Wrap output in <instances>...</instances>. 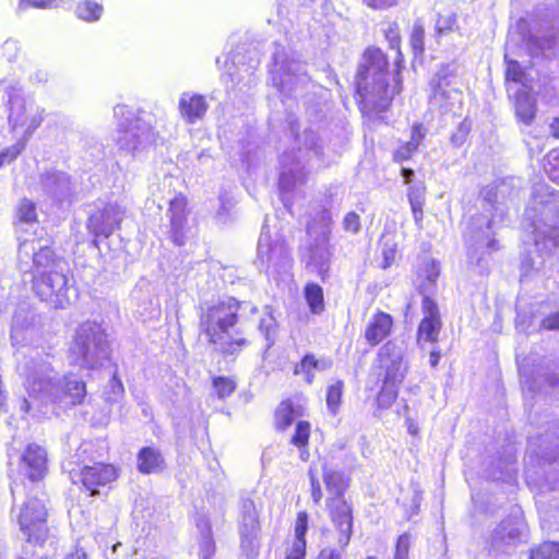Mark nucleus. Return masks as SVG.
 Here are the masks:
<instances>
[{
  "label": "nucleus",
  "instance_id": "680f3d73",
  "mask_svg": "<svg viewBox=\"0 0 559 559\" xmlns=\"http://www.w3.org/2000/svg\"><path fill=\"white\" fill-rule=\"evenodd\" d=\"M111 386L114 390H117V392L122 395L124 392L123 384L121 380L118 378L117 373H115L111 378Z\"/></svg>",
  "mask_w": 559,
  "mask_h": 559
},
{
  "label": "nucleus",
  "instance_id": "f3484780",
  "mask_svg": "<svg viewBox=\"0 0 559 559\" xmlns=\"http://www.w3.org/2000/svg\"><path fill=\"white\" fill-rule=\"evenodd\" d=\"M9 121L13 129H22L23 136L21 140H27L32 136L34 131L40 126L43 115L37 109L28 108L24 100L14 99L11 102Z\"/></svg>",
  "mask_w": 559,
  "mask_h": 559
},
{
  "label": "nucleus",
  "instance_id": "1a4fd4ad",
  "mask_svg": "<svg viewBox=\"0 0 559 559\" xmlns=\"http://www.w3.org/2000/svg\"><path fill=\"white\" fill-rule=\"evenodd\" d=\"M326 509L330 520L338 533L337 544L340 548L346 549L353 536V503L346 498L329 497L326 499Z\"/></svg>",
  "mask_w": 559,
  "mask_h": 559
},
{
  "label": "nucleus",
  "instance_id": "e2e57ef3",
  "mask_svg": "<svg viewBox=\"0 0 559 559\" xmlns=\"http://www.w3.org/2000/svg\"><path fill=\"white\" fill-rule=\"evenodd\" d=\"M401 175H402L405 183H411L413 180V177H414V171L411 168H402Z\"/></svg>",
  "mask_w": 559,
  "mask_h": 559
},
{
  "label": "nucleus",
  "instance_id": "6e6d98bb",
  "mask_svg": "<svg viewBox=\"0 0 559 559\" xmlns=\"http://www.w3.org/2000/svg\"><path fill=\"white\" fill-rule=\"evenodd\" d=\"M442 353L438 348H432L429 353V365L431 368H436L441 359Z\"/></svg>",
  "mask_w": 559,
  "mask_h": 559
},
{
  "label": "nucleus",
  "instance_id": "37998d69",
  "mask_svg": "<svg viewBox=\"0 0 559 559\" xmlns=\"http://www.w3.org/2000/svg\"><path fill=\"white\" fill-rule=\"evenodd\" d=\"M342 227L345 233L357 235L361 230L360 215L355 211H349L345 213L342 221Z\"/></svg>",
  "mask_w": 559,
  "mask_h": 559
},
{
  "label": "nucleus",
  "instance_id": "f704fd0d",
  "mask_svg": "<svg viewBox=\"0 0 559 559\" xmlns=\"http://www.w3.org/2000/svg\"><path fill=\"white\" fill-rule=\"evenodd\" d=\"M15 216L19 223H36L38 218L35 202L28 199H22L16 206Z\"/></svg>",
  "mask_w": 559,
  "mask_h": 559
},
{
  "label": "nucleus",
  "instance_id": "8fccbe9b",
  "mask_svg": "<svg viewBox=\"0 0 559 559\" xmlns=\"http://www.w3.org/2000/svg\"><path fill=\"white\" fill-rule=\"evenodd\" d=\"M364 3L372 10H385L395 7L399 0H362Z\"/></svg>",
  "mask_w": 559,
  "mask_h": 559
},
{
  "label": "nucleus",
  "instance_id": "de8ad7c7",
  "mask_svg": "<svg viewBox=\"0 0 559 559\" xmlns=\"http://www.w3.org/2000/svg\"><path fill=\"white\" fill-rule=\"evenodd\" d=\"M24 8L49 9L58 5L61 0H20Z\"/></svg>",
  "mask_w": 559,
  "mask_h": 559
},
{
  "label": "nucleus",
  "instance_id": "58836bf2",
  "mask_svg": "<svg viewBox=\"0 0 559 559\" xmlns=\"http://www.w3.org/2000/svg\"><path fill=\"white\" fill-rule=\"evenodd\" d=\"M417 151L418 147L416 146V143H411L408 141L402 142L394 150L392 160L396 164H402L409 160Z\"/></svg>",
  "mask_w": 559,
  "mask_h": 559
},
{
  "label": "nucleus",
  "instance_id": "774afa93",
  "mask_svg": "<svg viewBox=\"0 0 559 559\" xmlns=\"http://www.w3.org/2000/svg\"><path fill=\"white\" fill-rule=\"evenodd\" d=\"M258 310H259V309H258V307H257V306H253V307L251 308V312H252V313L258 312Z\"/></svg>",
  "mask_w": 559,
  "mask_h": 559
},
{
  "label": "nucleus",
  "instance_id": "49530a36",
  "mask_svg": "<svg viewBox=\"0 0 559 559\" xmlns=\"http://www.w3.org/2000/svg\"><path fill=\"white\" fill-rule=\"evenodd\" d=\"M29 385L31 395L47 393L52 385V381L51 379H34Z\"/></svg>",
  "mask_w": 559,
  "mask_h": 559
},
{
  "label": "nucleus",
  "instance_id": "c756f323",
  "mask_svg": "<svg viewBox=\"0 0 559 559\" xmlns=\"http://www.w3.org/2000/svg\"><path fill=\"white\" fill-rule=\"evenodd\" d=\"M304 297L312 314H321L325 310L323 288L318 283H306Z\"/></svg>",
  "mask_w": 559,
  "mask_h": 559
},
{
  "label": "nucleus",
  "instance_id": "7ed1b4c3",
  "mask_svg": "<svg viewBox=\"0 0 559 559\" xmlns=\"http://www.w3.org/2000/svg\"><path fill=\"white\" fill-rule=\"evenodd\" d=\"M79 451L76 454L78 459L68 469L71 484L88 497H97L103 492L109 491L120 478L121 468L111 462L87 461L93 452V444L91 442L83 443Z\"/></svg>",
  "mask_w": 559,
  "mask_h": 559
},
{
  "label": "nucleus",
  "instance_id": "6ab92c4d",
  "mask_svg": "<svg viewBox=\"0 0 559 559\" xmlns=\"http://www.w3.org/2000/svg\"><path fill=\"white\" fill-rule=\"evenodd\" d=\"M515 121L519 124L532 126L538 114L537 100L533 94L532 87L519 88L513 94H509Z\"/></svg>",
  "mask_w": 559,
  "mask_h": 559
},
{
  "label": "nucleus",
  "instance_id": "bb28decb",
  "mask_svg": "<svg viewBox=\"0 0 559 559\" xmlns=\"http://www.w3.org/2000/svg\"><path fill=\"white\" fill-rule=\"evenodd\" d=\"M326 367L324 360L318 359L314 354H305L294 366L293 373L301 376L306 383L311 384L316 377V371Z\"/></svg>",
  "mask_w": 559,
  "mask_h": 559
},
{
  "label": "nucleus",
  "instance_id": "4be33fe9",
  "mask_svg": "<svg viewBox=\"0 0 559 559\" xmlns=\"http://www.w3.org/2000/svg\"><path fill=\"white\" fill-rule=\"evenodd\" d=\"M179 112L187 123H195L204 118L209 105L201 94L183 93L179 98Z\"/></svg>",
  "mask_w": 559,
  "mask_h": 559
},
{
  "label": "nucleus",
  "instance_id": "09e8293b",
  "mask_svg": "<svg viewBox=\"0 0 559 559\" xmlns=\"http://www.w3.org/2000/svg\"><path fill=\"white\" fill-rule=\"evenodd\" d=\"M540 329L546 331L559 330V312L555 311L543 318Z\"/></svg>",
  "mask_w": 559,
  "mask_h": 559
},
{
  "label": "nucleus",
  "instance_id": "603ef678",
  "mask_svg": "<svg viewBox=\"0 0 559 559\" xmlns=\"http://www.w3.org/2000/svg\"><path fill=\"white\" fill-rule=\"evenodd\" d=\"M345 549L324 548L319 551L318 559H344Z\"/></svg>",
  "mask_w": 559,
  "mask_h": 559
},
{
  "label": "nucleus",
  "instance_id": "c85d7f7f",
  "mask_svg": "<svg viewBox=\"0 0 559 559\" xmlns=\"http://www.w3.org/2000/svg\"><path fill=\"white\" fill-rule=\"evenodd\" d=\"M504 63L503 80L506 87L510 83L521 84L522 88L532 87L526 69L518 60L504 58Z\"/></svg>",
  "mask_w": 559,
  "mask_h": 559
},
{
  "label": "nucleus",
  "instance_id": "ea45409f",
  "mask_svg": "<svg viewBox=\"0 0 559 559\" xmlns=\"http://www.w3.org/2000/svg\"><path fill=\"white\" fill-rule=\"evenodd\" d=\"M25 140H19L15 144L0 152V168L14 162L25 150Z\"/></svg>",
  "mask_w": 559,
  "mask_h": 559
},
{
  "label": "nucleus",
  "instance_id": "338daca9",
  "mask_svg": "<svg viewBox=\"0 0 559 559\" xmlns=\"http://www.w3.org/2000/svg\"><path fill=\"white\" fill-rule=\"evenodd\" d=\"M407 429H408V432H409L412 436H416V435L418 433V427H417L415 424H413V423H409V424H408Z\"/></svg>",
  "mask_w": 559,
  "mask_h": 559
},
{
  "label": "nucleus",
  "instance_id": "0e129e2a",
  "mask_svg": "<svg viewBox=\"0 0 559 559\" xmlns=\"http://www.w3.org/2000/svg\"><path fill=\"white\" fill-rule=\"evenodd\" d=\"M63 559H86V555L84 551L76 549L75 551L70 552Z\"/></svg>",
  "mask_w": 559,
  "mask_h": 559
},
{
  "label": "nucleus",
  "instance_id": "393cba45",
  "mask_svg": "<svg viewBox=\"0 0 559 559\" xmlns=\"http://www.w3.org/2000/svg\"><path fill=\"white\" fill-rule=\"evenodd\" d=\"M322 479L331 497L345 498V493L350 485V477L340 469H334L328 464L322 467Z\"/></svg>",
  "mask_w": 559,
  "mask_h": 559
},
{
  "label": "nucleus",
  "instance_id": "864d4df0",
  "mask_svg": "<svg viewBox=\"0 0 559 559\" xmlns=\"http://www.w3.org/2000/svg\"><path fill=\"white\" fill-rule=\"evenodd\" d=\"M468 135V128L461 123L457 128V131L451 136V142L455 146H460Z\"/></svg>",
  "mask_w": 559,
  "mask_h": 559
},
{
  "label": "nucleus",
  "instance_id": "3c124183",
  "mask_svg": "<svg viewBox=\"0 0 559 559\" xmlns=\"http://www.w3.org/2000/svg\"><path fill=\"white\" fill-rule=\"evenodd\" d=\"M425 138V130L420 122H415L411 127V140L408 142L416 143V146L419 148L420 142Z\"/></svg>",
  "mask_w": 559,
  "mask_h": 559
},
{
  "label": "nucleus",
  "instance_id": "69168bd1",
  "mask_svg": "<svg viewBox=\"0 0 559 559\" xmlns=\"http://www.w3.org/2000/svg\"><path fill=\"white\" fill-rule=\"evenodd\" d=\"M544 95L548 96L550 99L557 97L556 87L554 85L544 86L543 88Z\"/></svg>",
  "mask_w": 559,
  "mask_h": 559
},
{
  "label": "nucleus",
  "instance_id": "a19ab883",
  "mask_svg": "<svg viewBox=\"0 0 559 559\" xmlns=\"http://www.w3.org/2000/svg\"><path fill=\"white\" fill-rule=\"evenodd\" d=\"M319 222L320 226L323 229L322 237L325 241L330 240L331 237V225H332V216L331 213L328 210H324L321 212L319 218H313L311 222L307 225V233L311 234L312 229L314 228V225Z\"/></svg>",
  "mask_w": 559,
  "mask_h": 559
},
{
  "label": "nucleus",
  "instance_id": "bf43d9fd",
  "mask_svg": "<svg viewBox=\"0 0 559 559\" xmlns=\"http://www.w3.org/2000/svg\"><path fill=\"white\" fill-rule=\"evenodd\" d=\"M549 133L554 139L559 140V116L551 119L549 123Z\"/></svg>",
  "mask_w": 559,
  "mask_h": 559
},
{
  "label": "nucleus",
  "instance_id": "e433bc0d",
  "mask_svg": "<svg viewBox=\"0 0 559 559\" xmlns=\"http://www.w3.org/2000/svg\"><path fill=\"white\" fill-rule=\"evenodd\" d=\"M380 243V254L382 258L380 267L382 270H386L391 267L396 259L397 255V243L394 241H385L383 240V237L379 240Z\"/></svg>",
  "mask_w": 559,
  "mask_h": 559
},
{
  "label": "nucleus",
  "instance_id": "0eeeda50",
  "mask_svg": "<svg viewBox=\"0 0 559 559\" xmlns=\"http://www.w3.org/2000/svg\"><path fill=\"white\" fill-rule=\"evenodd\" d=\"M108 346L105 331L96 323L81 325L72 341L71 352L83 361H91L106 352Z\"/></svg>",
  "mask_w": 559,
  "mask_h": 559
},
{
  "label": "nucleus",
  "instance_id": "2f4dec72",
  "mask_svg": "<svg viewBox=\"0 0 559 559\" xmlns=\"http://www.w3.org/2000/svg\"><path fill=\"white\" fill-rule=\"evenodd\" d=\"M345 383L343 380H335L333 383H331L326 389V406L329 411L336 415L338 413V409L342 405V399L344 394Z\"/></svg>",
  "mask_w": 559,
  "mask_h": 559
},
{
  "label": "nucleus",
  "instance_id": "a878e982",
  "mask_svg": "<svg viewBox=\"0 0 559 559\" xmlns=\"http://www.w3.org/2000/svg\"><path fill=\"white\" fill-rule=\"evenodd\" d=\"M62 258L59 257L51 246H43L33 253L31 273L37 275L48 270H58Z\"/></svg>",
  "mask_w": 559,
  "mask_h": 559
},
{
  "label": "nucleus",
  "instance_id": "9b49d317",
  "mask_svg": "<svg viewBox=\"0 0 559 559\" xmlns=\"http://www.w3.org/2000/svg\"><path fill=\"white\" fill-rule=\"evenodd\" d=\"M423 318L416 331V343L436 345L440 341L443 329L441 313L438 304L430 296H425L421 301Z\"/></svg>",
  "mask_w": 559,
  "mask_h": 559
},
{
  "label": "nucleus",
  "instance_id": "f03ea898",
  "mask_svg": "<svg viewBox=\"0 0 559 559\" xmlns=\"http://www.w3.org/2000/svg\"><path fill=\"white\" fill-rule=\"evenodd\" d=\"M241 301L226 296L205 305L199 312V333L224 357H238L251 345L248 335L238 328Z\"/></svg>",
  "mask_w": 559,
  "mask_h": 559
},
{
  "label": "nucleus",
  "instance_id": "052dcab7",
  "mask_svg": "<svg viewBox=\"0 0 559 559\" xmlns=\"http://www.w3.org/2000/svg\"><path fill=\"white\" fill-rule=\"evenodd\" d=\"M139 143V139L136 135H133V140H132V145H130L128 142H127V138L126 136H120L118 139V144L120 145L121 148L123 150H128V148H135L136 147V144Z\"/></svg>",
  "mask_w": 559,
  "mask_h": 559
},
{
  "label": "nucleus",
  "instance_id": "c9c22d12",
  "mask_svg": "<svg viewBox=\"0 0 559 559\" xmlns=\"http://www.w3.org/2000/svg\"><path fill=\"white\" fill-rule=\"evenodd\" d=\"M212 385L215 390L217 397L224 400L230 396L236 388L237 383L231 377L217 376L212 379Z\"/></svg>",
  "mask_w": 559,
  "mask_h": 559
},
{
  "label": "nucleus",
  "instance_id": "5701e85b",
  "mask_svg": "<svg viewBox=\"0 0 559 559\" xmlns=\"http://www.w3.org/2000/svg\"><path fill=\"white\" fill-rule=\"evenodd\" d=\"M312 433V425L309 420L300 419L296 421L293 432L289 437L288 443L296 449L301 462H307L310 459V439Z\"/></svg>",
  "mask_w": 559,
  "mask_h": 559
},
{
  "label": "nucleus",
  "instance_id": "dca6fc26",
  "mask_svg": "<svg viewBox=\"0 0 559 559\" xmlns=\"http://www.w3.org/2000/svg\"><path fill=\"white\" fill-rule=\"evenodd\" d=\"M309 528V514L306 510L298 511L294 525V537L283 543V559H307V533Z\"/></svg>",
  "mask_w": 559,
  "mask_h": 559
},
{
  "label": "nucleus",
  "instance_id": "a18cd8bd",
  "mask_svg": "<svg viewBox=\"0 0 559 559\" xmlns=\"http://www.w3.org/2000/svg\"><path fill=\"white\" fill-rule=\"evenodd\" d=\"M409 41L415 52L421 53L424 51V28L421 26L414 28Z\"/></svg>",
  "mask_w": 559,
  "mask_h": 559
},
{
  "label": "nucleus",
  "instance_id": "72a5a7b5",
  "mask_svg": "<svg viewBox=\"0 0 559 559\" xmlns=\"http://www.w3.org/2000/svg\"><path fill=\"white\" fill-rule=\"evenodd\" d=\"M542 168L552 182L559 185V147L551 148L545 154Z\"/></svg>",
  "mask_w": 559,
  "mask_h": 559
},
{
  "label": "nucleus",
  "instance_id": "39448f33",
  "mask_svg": "<svg viewBox=\"0 0 559 559\" xmlns=\"http://www.w3.org/2000/svg\"><path fill=\"white\" fill-rule=\"evenodd\" d=\"M48 509L43 500L36 497L28 498L21 507L17 523L25 536V542L44 547L51 536L48 526Z\"/></svg>",
  "mask_w": 559,
  "mask_h": 559
},
{
  "label": "nucleus",
  "instance_id": "aec40b11",
  "mask_svg": "<svg viewBox=\"0 0 559 559\" xmlns=\"http://www.w3.org/2000/svg\"><path fill=\"white\" fill-rule=\"evenodd\" d=\"M21 465L31 481L43 480L48 473L46 450L37 443H28L21 456Z\"/></svg>",
  "mask_w": 559,
  "mask_h": 559
},
{
  "label": "nucleus",
  "instance_id": "2eb2a0df",
  "mask_svg": "<svg viewBox=\"0 0 559 559\" xmlns=\"http://www.w3.org/2000/svg\"><path fill=\"white\" fill-rule=\"evenodd\" d=\"M87 395L86 383L82 379L73 377L72 373L63 376L62 381L55 393L49 395L53 404L72 408L82 405Z\"/></svg>",
  "mask_w": 559,
  "mask_h": 559
},
{
  "label": "nucleus",
  "instance_id": "5fc2aeb1",
  "mask_svg": "<svg viewBox=\"0 0 559 559\" xmlns=\"http://www.w3.org/2000/svg\"><path fill=\"white\" fill-rule=\"evenodd\" d=\"M215 551H216V545L212 538H210L203 543V546H202L203 558L211 559L214 556Z\"/></svg>",
  "mask_w": 559,
  "mask_h": 559
},
{
  "label": "nucleus",
  "instance_id": "a211bd4d",
  "mask_svg": "<svg viewBox=\"0 0 559 559\" xmlns=\"http://www.w3.org/2000/svg\"><path fill=\"white\" fill-rule=\"evenodd\" d=\"M395 321L392 314L383 310H376L367 321L364 330V340L370 347H376L388 340L394 331Z\"/></svg>",
  "mask_w": 559,
  "mask_h": 559
},
{
  "label": "nucleus",
  "instance_id": "13d9d810",
  "mask_svg": "<svg viewBox=\"0 0 559 559\" xmlns=\"http://www.w3.org/2000/svg\"><path fill=\"white\" fill-rule=\"evenodd\" d=\"M472 263L475 266L483 267L481 274L488 275L490 273L488 263L486 262V259L483 255L476 257Z\"/></svg>",
  "mask_w": 559,
  "mask_h": 559
},
{
  "label": "nucleus",
  "instance_id": "f8f14e48",
  "mask_svg": "<svg viewBox=\"0 0 559 559\" xmlns=\"http://www.w3.org/2000/svg\"><path fill=\"white\" fill-rule=\"evenodd\" d=\"M522 543V530L514 519L502 520L490 533L486 540L489 554L500 556Z\"/></svg>",
  "mask_w": 559,
  "mask_h": 559
},
{
  "label": "nucleus",
  "instance_id": "cd10ccee",
  "mask_svg": "<svg viewBox=\"0 0 559 559\" xmlns=\"http://www.w3.org/2000/svg\"><path fill=\"white\" fill-rule=\"evenodd\" d=\"M426 187L424 185L420 186H409L407 188V200L411 205L412 215L415 222V225L418 228H423L424 221V206L426 202Z\"/></svg>",
  "mask_w": 559,
  "mask_h": 559
},
{
  "label": "nucleus",
  "instance_id": "79ce46f5",
  "mask_svg": "<svg viewBox=\"0 0 559 559\" xmlns=\"http://www.w3.org/2000/svg\"><path fill=\"white\" fill-rule=\"evenodd\" d=\"M308 477H309V492L310 497L312 499L313 504L319 506L323 498V491L321 488V484L317 474V471L314 468L308 469Z\"/></svg>",
  "mask_w": 559,
  "mask_h": 559
},
{
  "label": "nucleus",
  "instance_id": "20e7f679",
  "mask_svg": "<svg viewBox=\"0 0 559 559\" xmlns=\"http://www.w3.org/2000/svg\"><path fill=\"white\" fill-rule=\"evenodd\" d=\"M377 360L384 373L374 403L379 411H384L396 402L407 368L403 365V356L400 353H392L390 343L380 348Z\"/></svg>",
  "mask_w": 559,
  "mask_h": 559
},
{
  "label": "nucleus",
  "instance_id": "ddd939ff",
  "mask_svg": "<svg viewBox=\"0 0 559 559\" xmlns=\"http://www.w3.org/2000/svg\"><path fill=\"white\" fill-rule=\"evenodd\" d=\"M261 531L259 512L252 501L243 506L239 525L240 549L247 556L255 558L259 555L258 535Z\"/></svg>",
  "mask_w": 559,
  "mask_h": 559
},
{
  "label": "nucleus",
  "instance_id": "423d86ee",
  "mask_svg": "<svg viewBox=\"0 0 559 559\" xmlns=\"http://www.w3.org/2000/svg\"><path fill=\"white\" fill-rule=\"evenodd\" d=\"M32 289L36 296L55 308H62L68 302V276L58 270H48L32 276Z\"/></svg>",
  "mask_w": 559,
  "mask_h": 559
},
{
  "label": "nucleus",
  "instance_id": "b1692460",
  "mask_svg": "<svg viewBox=\"0 0 559 559\" xmlns=\"http://www.w3.org/2000/svg\"><path fill=\"white\" fill-rule=\"evenodd\" d=\"M165 467V460L162 451L154 447H143L136 454V468L141 474L150 475L162 472Z\"/></svg>",
  "mask_w": 559,
  "mask_h": 559
},
{
  "label": "nucleus",
  "instance_id": "7c9ffc66",
  "mask_svg": "<svg viewBox=\"0 0 559 559\" xmlns=\"http://www.w3.org/2000/svg\"><path fill=\"white\" fill-rule=\"evenodd\" d=\"M73 13L76 19L93 23L100 19L103 5L95 0H80L74 4Z\"/></svg>",
  "mask_w": 559,
  "mask_h": 559
},
{
  "label": "nucleus",
  "instance_id": "9d476101",
  "mask_svg": "<svg viewBox=\"0 0 559 559\" xmlns=\"http://www.w3.org/2000/svg\"><path fill=\"white\" fill-rule=\"evenodd\" d=\"M430 100L445 109L460 102L463 94L456 73L448 68H442L435 74L430 81Z\"/></svg>",
  "mask_w": 559,
  "mask_h": 559
},
{
  "label": "nucleus",
  "instance_id": "412c9836",
  "mask_svg": "<svg viewBox=\"0 0 559 559\" xmlns=\"http://www.w3.org/2000/svg\"><path fill=\"white\" fill-rule=\"evenodd\" d=\"M305 415L302 405L297 404L292 397L282 400L275 407L273 413V426L275 431H286L295 421Z\"/></svg>",
  "mask_w": 559,
  "mask_h": 559
},
{
  "label": "nucleus",
  "instance_id": "f257e3e1",
  "mask_svg": "<svg viewBox=\"0 0 559 559\" xmlns=\"http://www.w3.org/2000/svg\"><path fill=\"white\" fill-rule=\"evenodd\" d=\"M384 37L395 51L392 76L389 75L388 55L379 47L369 46L362 52L354 79L353 98L364 123L369 128L376 121L389 124L384 114L391 110L394 98L404 90L402 70L405 58L399 25L391 24Z\"/></svg>",
  "mask_w": 559,
  "mask_h": 559
},
{
  "label": "nucleus",
  "instance_id": "c03bdc74",
  "mask_svg": "<svg viewBox=\"0 0 559 559\" xmlns=\"http://www.w3.org/2000/svg\"><path fill=\"white\" fill-rule=\"evenodd\" d=\"M276 322L272 314L267 319L259 321L258 329L265 336L267 341H272L275 334Z\"/></svg>",
  "mask_w": 559,
  "mask_h": 559
},
{
  "label": "nucleus",
  "instance_id": "6e6552de",
  "mask_svg": "<svg viewBox=\"0 0 559 559\" xmlns=\"http://www.w3.org/2000/svg\"><path fill=\"white\" fill-rule=\"evenodd\" d=\"M123 211L117 203L108 202L94 211L86 221V228L97 248L100 239L109 238L121 228Z\"/></svg>",
  "mask_w": 559,
  "mask_h": 559
},
{
  "label": "nucleus",
  "instance_id": "4468645a",
  "mask_svg": "<svg viewBox=\"0 0 559 559\" xmlns=\"http://www.w3.org/2000/svg\"><path fill=\"white\" fill-rule=\"evenodd\" d=\"M169 235L175 246L181 247L187 241L188 233V198L179 192L168 202Z\"/></svg>",
  "mask_w": 559,
  "mask_h": 559
},
{
  "label": "nucleus",
  "instance_id": "4c0bfd02",
  "mask_svg": "<svg viewBox=\"0 0 559 559\" xmlns=\"http://www.w3.org/2000/svg\"><path fill=\"white\" fill-rule=\"evenodd\" d=\"M412 540L413 536L409 532L400 534L395 539L392 559H409Z\"/></svg>",
  "mask_w": 559,
  "mask_h": 559
},
{
  "label": "nucleus",
  "instance_id": "4d7b16f0",
  "mask_svg": "<svg viewBox=\"0 0 559 559\" xmlns=\"http://www.w3.org/2000/svg\"><path fill=\"white\" fill-rule=\"evenodd\" d=\"M486 248L489 250V251H498L500 249V245H499V241L498 239L495 237V233L491 231L488 236V239H487V243H486Z\"/></svg>",
  "mask_w": 559,
  "mask_h": 559
},
{
  "label": "nucleus",
  "instance_id": "473e14b6",
  "mask_svg": "<svg viewBox=\"0 0 559 559\" xmlns=\"http://www.w3.org/2000/svg\"><path fill=\"white\" fill-rule=\"evenodd\" d=\"M528 559H559V542L539 543L530 549Z\"/></svg>",
  "mask_w": 559,
  "mask_h": 559
}]
</instances>
